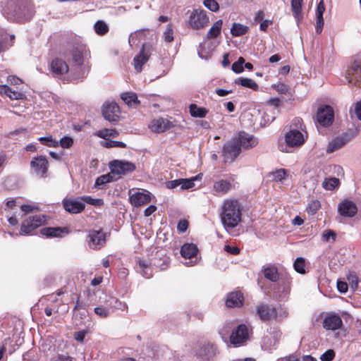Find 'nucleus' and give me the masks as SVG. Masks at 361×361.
Returning a JSON list of instances; mask_svg holds the SVG:
<instances>
[{
	"mask_svg": "<svg viewBox=\"0 0 361 361\" xmlns=\"http://www.w3.org/2000/svg\"><path fill=\"white\" fill-rule=\"evenodd\" d=\"M221 220L226 230L236 227L241 221V206L236 200L227 199L221 207Z\"/></svg>",
	"mask_w": 361,
	"mask_h": 361,
	"instance_id": "obj_1",
	"label": "nucleus"
},
{
	"mask_svg": "<svg viewBox=\"0 0 361 361\" xmlns=\"http://www.w3.org/2000/svg\"><path fill=\"white\" fill-rule=\"evenodd\" d=\"M90 51L87 47L80 41L75 42L73 47L72 58L73 63L80 67H82L78 78L86 77L90 69Z\"/></svg>",
	"mask_w": 361,
	"mask_h": 361,
	"instance_id": "obj_2",
	"label": "nucleus"
},
{
	"mask_svg": "<svg viewBox=\"0 0 361 361\" xmlns=\"http://www.w3.org/2000/svg\"><path fill=\"white\" fill-rule=\"evenodd\" d=\"M109 169L116 180L133 173L136 169L134 163L126 160L114 159L109 164Z\"/></svg>",
	"mask_w": 361,
	"mask_h": 361,
	"instance_id": "obj_3",
	"label": "nucleus"
},
{
	"mask_svg": "<svg viewBox=\"0 0 361 361\" xmlns=\"http://www.w3.org/2000/svg\"><path fill=\"white\" fill-rule=\"evenodd\" d=\"M209 23V18L203 9H193L189 14L188 26L193 30H201Z\"/></svg>",
	"mask_w": 361,
	"mask_h": 361,
	"instance_id": "obj_4",
	"label": "nucleus"
},
{
	"mask_svg": "<svg viewBox=\"0 0 361 361\" xmlns=\"http://www.w3.org/2000/svg\"><path fill=\"white\" fill-rule=\"evenodd\" d=\"M47 221V216L42 214H36L29 216L22 224L20 235L30 234L35 229L42 226Z\"/></svg>",
	"mask_w": 361,
	"mask_h": 361,
	"instance_id": "obj_5",
	"label": "nucleus"
},
{
	"mask_svg": "<svg viewBox=\"0 0 361 361\" xmlns=\"http://www.w3.org/2000/svg\"><path fill=\"white\" fill-rule=\"evenodd\" d=\"M200 179V175H197L190 178H178L173 180L167 181L166 186L169 189H177L179 191L188 190L195 186V181Z\"/></svg>",
	"mask_w": 361,
	"mask_h": 361,
	"instance_id": "obj_6",
	"label": "nucleus"
},
{
	"mask_svg": "<svg viewBox=\"0 0 361 361\" xmlns=\"http://www.w3.org/2000/svg\"><path fill=\"white\" fill-rule=\"evenodd\" d=\"M249 338V329L245 324H240L233 331L230 341L234 345H239L245 343Z\"/></svg>",
	"mask_w": 361,
	"mask_h": 361,
	"instance_id": "obj_7",
	"label": "nucleus"
},
{
	"mask_svg": "<svg viewBox=\"0 0 361 361\" xmlns=\"http://www.w3.org/2000/svg\"><path fill=\"white\" fill-rule=\"evenodd\" d=\"M173 123L161 117L152 120L149 124V130L153 133H161L173 128Z\"/></svg>",
	"mask_w": 361,
	"mask_h": 361,
	"instance_id": "obj_8",
	"label": "nucleus"
},
{
	"mask_svg": "<svg viewBox=\"0 0 361 361\" xmlns=\"http://www.w3.org/2000/svg\"><path fill=\"white\" fill-rule=\"evenodd\" d=\"M87 237L88 245L91 249H99L106 243V235L102 231H91Z\"/></svg>",
	"mask_w": 361,
	"mask_h": 361,
	"instance_id": "obj_9",
	"label": "nucleus"
},
{
	"mask_svg": "<svg viewBox=\"0 0 361 361\" xmlns=\"http://www.w3.org/2000/svg\"><path fill=\"white\" fill-rule=\"evenodd\" d=\"M303 134L298 130H291L285 135V142L288 147H298L305 142Z\"/></svg>",
	"mask_w": 361,
	"mask_h": 361,
	"instance_id": "obj_10",
	"label": "nucleus"
},
{
	"mask_svg": "<svg viewBox=\"0 0 361 361\" xmlns=\"http://www.w3.org/2000/svg\"><path fill=\"white\" fill-rule=\"evenodd\" d=\"M346 78L350 83L355 85L361 82V57L355 59L351 68L347 71Z\"/></svg>",
	"mask_w": 361,
	"mask_h": 361,
	"instance_id": "obj_11",
	"label": "nucleus"
},
{
	"mask_svg": "<svg viewBox=\"0 0 361 361\" xmlns=\"http://www.w3.org/2000/svg\"><path fill=\"white\" fill-rule=\"evenodd\" d=\"M334 120L333 109L329 106L319 108L317 113V121L323 126L330 125Z\"/></svg>",
	"mask_w": 361,
	"mask_h": 361,
	"instance_id": "obj_12",
	"label": "nucleus"
},
{
	"mask_svg": "<svg viewBox=\"0 0 361 361\" xmlns=\"http://www.w3.org/2000/svg\"><path fill=\"white\" fill-rule=\"evenodd\" d=\"M240 152V147L235 140L224 146L223 156L225 161H233Z\"/></svg>",
	"mask_w": 361,
	"mask_h": 361,
	"instance_id": "obj_13",
	"label": "nucleus"
},
{
	"mask_svg": "<svg viewBox=\"0 0 361 361\" xmlns=\"http://www.w3.org/2000/svg\"><path fill=\"white\" fill-rule=\"evenodd\" d=\"M119 106L116 102H106L102 106V114L104 118L110 122L117 121Z\"/></svg>",
	"mask_w": 361,
	"mask_h": 361,
	"instance_id": "obj_14",
	"label": "nucleus"
},
{
	"mask_svg": "<svg viewBox=\"0 0 361 361\" xmlns=\"http://www.w3.org/2000/svg\"><path fill=\"white\" fill-rule=\"evenodd\" d=\"M257 315L261 320L269 321L277 317L276 309L268 305L261 304L257 307Z\"/></svg>",
	"mask_w": 361,
	"mask_h": 361,
	"instance_id": "obj_15",
	"label": "nucleus"
},
{
	"mask_svg": "<svg viewBox=\"0 0 361 361\" xmlns=\"http://www.w3.org/2000/svg\"><path fill=\"white\" fill-rule=\"evenodd\" d=\"M291 281L289 279H282L274 289V295L281 300H286L290 293Z\"/></svg>",
	"mask_w": 361,
	"mask_h": 361,
	"instance_id": "obj_16",
	"label": "nucleus"
},
{
	"mask_svg": "<svg viewBox=\"0 0 361 361\" xmlns=\"http://www.w3.org/2000/svg\"><path fill=\"white\" fill-rule=\"evenodd\" d=\"M216 354V349L214 345L207 343L201 345L196 351V355L203 361L212 360Z\"/></svg>",
	"mask_w": 361,
	"mask_h": 361,
	"instance_id": "obj_17",
	"label": "nucleus"
},
{
	"mask_svg": "<svg viewBox=\"0 0 361 361\" xmlns=\"http://www.w3.org/2000/svg\"><path fill=\"white\" fill-rule=\"evenodd\" d=\"M30 166L35 173L43 177L48 169V161L45 157L39 156L32 160Z\"/></svg>",
	"mask_w": 361,
	"mask_h": 361,
	"instance_id": "obj_18",
	"label": "nucleus"
},
{
	"mask_svg": "<svg viewBox=\"0 0 361 361\" xmlns=\"http://www.w3.org/2000/svg\"><path fill=\"white\" fill-rule=\"evenodd\" d=\"M281 333L280 331H273L263 337L262 341V348L264 350H269L275 348L281 338Z\"/></svg>",
	"mask_w": 361,
	"mask_h": 361,
	"instance_id": "obj_19",
	"label": "nucleus"
},
{
	"mask_svg": "<svg viewBox=\"0 0 361 361\" xmlns=\"http://www.w3.org/2000/svg\"><path fill=\"white\" fill-rule=\"evenodd\" d=\"M235 141L238 143L240 147L245 149L252 148L258 143L257 138L243 131L238 133V137Z\"/></svg>",
	"mask_w": 361,
	"mask_h": 361,
	"instance_id": "obj_20",
	"label": "nucleus"
},
{
	"mask_svg": "<svg viewBox=\"0 0 361 361\" xmlns=\"http://www.w3.org/2000/svg\"><path fill=\"white\" fill-rule=\"evenodd\" d=\"M338 211L343 216L353 217L356 214L357 209L353 202L345 200L338 204Z\"/></svg>",
	"mask_w": 361,
	"mask_h": 361,
	"instance_id": "obj_21",
	"label": "nucleus"
},
{
	"mask_svg": "<svg viewBox=\"0 0 361 361\" xmlns=\"http://www.w3.org/2000/svg\"><path fill=\"white\" fill-rule=\"evenodd\" d=\"M198 252L197 247L193 243H185L180 249V255L185 259H190V262H186L187 266H192V259H196V255Z\"/></svg>",
	"mask_w": 361,
	"mask_h": 361,
	"instance_id": "obj_22",
	"label": "nucleus"
},
{
	"mask_svg": "<svg viewBox=\"0 0 361 361\" xmlns=\"http://www.w3.org/2000/svg\"><path fill=\"white\" fill-rule=\"evenodd\" d=\"M343 322L341 318L336 314H329L324 319L323 326L327 330H336L341 327Z\"/></svg>",
	"mask_w": 361,
	"mask_h": 361,
	"instance_id": "obj_23",
	"label": "nucleus"
},
{
	"mask_svg": "<svg viewBox=\"0 0 361 361\" xmlns=\"http://www.w3.org/2000/svg\"><path fill=\"white\" fill-rule=\"evenodd\" d=\"M348 137V134H345L343 136L336 137L331 142H330L326 148V152L328 154L332 153L336 150L340 149L343 147H344L353 137Z\"/></svg>",
	"mask_w": 361,
	"mask_h": 361,
	"instance_id": "obj_24",
	"label": "nucleus"
},
{
	"mask_svg": "<svg viewBox=\"0 0 361 361\" xmlns=\"http://www.w3.org/2000/svg\"><path fill=\"white\" fill-rule=\"evenodd\" d=\"M149 192H137L130 196V201L134 207H140L150 202Z\"/></svg>",
	"mask_w": 361,
	"mask_h": 361,
	"instance_id": "obj_25",
	"label": "nucleus"
},
{
	"mask_svg": "<svg viewBox=\"0 0 361 361\" xmlns=\"http://www.w3.org/2000/svg\"><path fill=\"white\" fill-rule=\"evenodd\" d=\"M149 51L147 50L145 47L143 45L140 53L133 59L135 69L137 72L140 73L142 71V66L149 60Z\"/></svg>",
	"mask_w": 361,
	"mask_h": 361,
	"instance_id": "obj_26",
	"label": "nucleus"
},
{
	"mask_svg": "<svg viewBox=\"0 0 361 361\" xmlns=\"http://www.w3.org/2000/svg\"><path fill=\"white\" fill-rule=\"evenodd\" d=\"M65 209L73 214L81 212L85 209V204L79 200H68L63 202Z\"/></svg>",
	"mask_w": 361,
	"mask_h": 361,
	"instance_id": "obj_27",
	"label": "nucleus"
},
{
	"mask_svg": "<svg viewBox=\"0 0 361 361\" xmlns=\"http://www.w3.org/2000/svg\"><path fill=\"white\" fill-rule=\"evenodd\" d=\"M232 189V184L227 180H219L214 182L213 190L219 195L228 192Z\"/></svg>",
	"mask_w": 361,
	"mask_h": 361,
	"instance_id": "obj_28",
	"label": "nucleus"
},
{
	"mask_svg": "<svg viewBox=\"0 0 361 361\" xmlns=\"http://www.w3.org/2000/svg\"><path fill=\"white\" fill-rule=\"evenodd\" d=\"M243 302V294L239 292H232L228 295L226 305L228 307H240Z\"/></svg>",
	"mask_w": 361,
	"mask_h": 361,
	"instance_id": "obj_29",
	"label": "nucleus"
},
{
	"mask_svg": "<svg viewBox=\"0 0 361 361\" xmlns=\"http://www.w3.org/2000/svg\"><path fill=\"white\" fill-rule=\"evenodd\" d=\"M52 72L56 75H63L68 71V66L67 63L59 59H55L51 63Z\"/></svg>",
	"mask_w": 361,
	"mask_h": 361,
	"instance_id": "obj_30",
	"label": "nucleus"
},
{
	"mask_svg": "<svg viewBox=\"0 0 361 361\" xmlns=\"http://www.w3.org/2000/svg\"><path fill=\"white\" fill-rule=\"evenodd\" d=\"M262 273L264 278L271 282H276L279 280L278 269L274 265L264 266Z\"/></svg>",
	"mask_w": 361,
	"mask_h": 361,
	"instance_id": "obj_31",
	"label": "nucleus"
},
{
	"mask_svg": "<svg viewBox=\"0 0 361 361\" xmlns=\"http://www.w3.org/2000/svg\"><path fill=\"white\" fill-rule=\"evenodd\" d=\"M137 268L143 277L149 279L152 276V269L147 261L139 259L137 260Z\"/></svg>",
	"mask_w": 361,
	"mask_h": 361,
	"instance_id": "obj_32",
	"label": "nucleus"
},
{
	"mask_svg": "<svg viewBox=\"0 0 361 361\" xmlns=\"http://www.w3.org/2000/svg\"><path fill=\"white\" fill-rule=\"evenodd\" d=\"M0 94H5L11 99H20L23 97L22 92L13 90L7 85H0Z\"/></svg>",
	"mask_w": 361,
	"mask_h": 361,
	"instance_id": "obj_33",
	"label": "nucleus"
},
{
	"mask_svg": "<svg viewBox=\"0 0 361 361\" xmlns=\"http://www.w3.org/2000/svg\"><path fill=\"white\" fill-rule=\"evenodd\" d=\"M222 25V20H218L216 21L207 32L206 35L207 39H211L217 37L221 33Z\"/></svg>",
	"mask_w": 361,
	"mask_h": 361,
	"instance_id": "obj_34",
	"label": "nucleus"
},
{
	"mask_svg": "<svg viewBox=\"0 0 361 361\" xmlns=\"http://www.w3.org/2000/svg\"><path fill=\"white\" fill-rule=\"evenodd\" d=\"M34 13L30 6H24L20 8V13L18 14L17 19L20 23L30 20L33 16Z\"/></svg>",
	"mask_w": 361,
	"mask_h": 361,
	"instance_id": "obj_35",
	"label": "nucleus"
},
{
	"mask_svg": "<svg viewBox=\"0 0 361 361\" xmlns=\"http://www.w3.org/2000/svg\"><path fill=\"white\" fill-rule=\"evenodd\" d=\"M66 230V228H61L60 227L56 228H43L41 229L40 232L42 235H45L47 237H61V233Z\"/></svg>",
	"mask_w": 361,
	"mask_h": 361,
	"instance_id": "obj_36",
	"label": "nucleus"
},
{
	"mask_svg": "<svg viewBox=\"0 0 361 361\" xmlns=\"http://www.w3.org/2000/svg\"><path fill=\"white\" fill-rule=\"evenodd\" d=\"M249 30L247 25L238 23H234L231 27V33L234 37H240L245 35Z\"/></svg>",
	"mask_w": 361,
	"mask_h": 361,
	"instance_id": "obj_37",
	"label": "nucleus"
},
{
	"mask_svg": "<svg viewBox=\"0 0 361 361\" xmlns=\"http://www.w3.org/2000/svg\"><path fill=\"white\" fill-rule=\"evenodd\" d=\"M235 83L253 90H257L259 87L258 85L253 80L250 78H238L235 79Z\"/></svg>",
	"mask_w": 361,
	"mask_h": 361,
	"instance_id": "obj_38",
	"label": "nucleus"
},
{
	"mask_svg": "<svg viewBox=\"0 0 361 361\" xmlns=\"http://www.w3.org/2000/svg\"><path fill=\"white\" fill-rule=\"evenodd\" d=\"M121 97L128 106L137 105L140 104L137 96L134 92L123 93Z\"/></svg>",
	"mask_w": 361,
	"mask_h": 361,
	"instance_id": "obj_39",
	"label": "nucleus"
},
{
	"mask_svg": "<svg viewBox=\"0 0 361 361\" xmlns=\"http://www.w3.org/2000/svg\"><path fill=\"white\" fill-rule=\"evenodd\" d=\"M113 180H116V179L110 171L109 173L99 176L95 180L94 187L99 188Z\"/></svg>",
	"mask_w": 361,
	"mask_h": 361,
	"instance_id": "obj_40",
	"label": "nucleus"
},
{
	"mask_svg": "<svg viewBox=\"0 0 361 361\" xmlns=\"http://www.w3.org/2000/svg\"><path fill=\"white\" fill-rule=\"evenodd\" d=\"M190 113L192 117L204 118L206 116L208 111L204 108L198 107L196 104L190 105Z\"/></svg>",
	"mask_w": 361,
	"mask_h": 361,
	"instance_id": "obj_41",
	"label": "nucleus"
},
{
	"mask_svg": "<svg viewBox=\"0 0 361 361\" xmlns=\"http://www.w3.org/2000/svg\"><path fill=\"white\" fill-rule=\"evenodd\" d=\"M340 184L338 178L335 177L326 178L323 183L322 186L326 190H333L335 188L338 187Z\"/></svg>",
	"mask_w": 361,
	"mask_h": 361,
	"instance_id": "obj_42",
	"label": "nucleus"
},
{
	"mask_svg": "<svg viewBox=\"0 0 361 361\" xmlns=\"http://www.w3.org/2000/svg\"><path fill=\"white\" fill-rule=\"evenodd\" d=\"M96 135L107 140L110 137H116L118 135V133L115 129L104 128L98 130L96 133Z\"/></svg>",
	"mask_w": 361,
	"mask_h": 361,
	"instance_id": "obj_43",
	"label": "nucleus"
},
{
	"mask_svg": "<svg viewBox=\"0 0 361 361\" xmlns=\"http://www.w3.org/2000/svg\"><path fill=\"white\" fill-rule=\"evenodd\" d=\"M94 313L99 315L100 317L105 318L109 317L112 312H114V308L110 306L103 307L98 306L96 307L94 310Z\"/></svg>",
	"mask_w": 361,
	"mask_h": 361,
	"instance_id": "obj_44",
	"label": "nucleus"
},
{
	"mask_svg": "<svg viewBox=\"0 0 361 361\" xmlns=\"http://www.w3.org/2000/svg\"><path fill=\"white\" fill-rule=\"evenodd\" d=\"M302 0H291V8L294 17L298 20L302 11Z\"/></svg>",
	"mask_w": 361,
	"mask_h": 361,
	"instance_id": "obj_45",
	"label": "nucleus"
},
{
	"mask_svg": "<svg viewBox=\"0 0 361 361\" xmlns=\"http://www.w3.org/2000/svg\"><path fill=\"white\" fill-rule=\"evenodd\" d=\"M336 233L333 230H325L322 235V240L325 243H334L336 239Z\"/></svg>",
	"mask_w": 361,
	"mask_h": 361,
	"instance_id": "obj_46",
	"label": "nucleus"
},
{
	"mask_svg": "<svg viewBox=\"0 0 361 361\" xmlns=\"http://www.w3.org/2000/svg\"><path fill=\"white\" fill-rule=\"evenodd\" d=\"M94 31L99 35H103L106 34L108 30V26L103 20H98L94 25Z\"/></svg>",
	"mask_w": 361,
	"mask_h": 361,
	"instance_id": "obj_47",
	"label": "nucleus"
},
{
	"mask_svg": "<svg viewBox=\"0 0 361 361\" xmlns=\"http://www.w3.org/2000/svg\"><path fill=\"white\" fill-rule=\"evenodd\" d=\"M295 270L300 274L305 273V259L302 257H298L295 259L293 264Z\"/></svg>",
	"mask_w": 361,
	"mask_h": 361,
	"instance_id": "obj_48",
	"label": "nucleus"
},
{
	"mask_svg": "<svg viewBox=\"0 0 361 361\" xmlns=\"http://www.w3.org/2000/svg\"><path fill=\"white\" fill-rule=\"evenodd\" d=\"M39 140L44 145L48 146V147H58L59 146V141L54 140L51 136L49 137H41L39 138Z\"/></svg>",
	"mask_w": 361,
	"mask_h": 361,
	"instance_id": "obj_49",
	"label": "nucleus"
},
{
	"mask_svg": "<svg viewBox=\"0 0 361 361\" xmlns=\"http://www.w3.org/2000/svg\"><path fill=\"white\" fill-rule=\"evenodd\" d=\"M274 89L280 94H290V89L288 85L279 82L274 85Z\"/></svg>",
	"mask_w": 361,
	"mask_h": 361,
	"instance_id": "obj_50",
	"label": "nucleus"
},
{
	"mask_svg": "<svg viewBox=\"0 0 361 361\" xmlns=\"http://www.w3.org/2000/svg\"><path fill=\"white\" fill-rule=\"evenodd\" d=\"M204 6L213 12L219 9V4L215 0H204Z\"/></svg>",
	"mask_w": 361,
	"mask_h": 361,
	"instance_id": "obj_51",
	"label": "nucleus"
},
{
	"mask_svg": "<svg viewBox=\"0 0 361 361\" xmlns=\"http://www.w3.org/2000/svg\"><path fill=\"white\" fill-rule=\"evenodd\" d=\"M320 208V203L319 201L315 200L312 201L311 203L309 204L308 207H307V211L309 214L314 215L316 214V212L318 211V209Z\"/></svg>",
	"mask_w": 361,
	"mask_h": 361,
	"instance_id": "obj_52",
	"label": "nucleus"
},
{
	"mask_svg": "<svg viewBox=\"0 0 361 361\" xmlns=\"http://www.w3.org/2000/svg\"><path fill=\"white\" fill-rule=\"evenodd\" d=\"M274 179L276 181H281L286 178V171L281 169L273 173Z\"/></svg>",
	"mask_w": 361,
	"mask_h": 361,
	"instance_id": "obj_53",
	"label": "nucleus"
},
{
	"mask_svg": "<svg viewBox=\"0 0 361 361\" xmlns=\"http://www.w3.org/2000/svg\"><path fill=\"white\" fill-rule=\"evenodd\" d=\"M73 144V140L71 137L65 136L62 137L59 142L60 145L63 148H70Z\"/></svg>",
	"mask_w": 361,
	"mask_h": 361,
	"instance_id": "obj_54",
	"label": "nucleus"
},
{
	"mask_svg": "<svg viewBox=\"0 0 361 361\" xmlns=\"http://www.w3.org/2000/svg\"><path fill=\"white\" fill-rule=\"evenodd\" d=\"M104 146H105L106 147H121V148H124L126 147V145L123 142H119V141H112V140H109V141H106L104 145Z\"/></svg>",
	"mask_w": 361,
	"mask_h": 361,
	"instance_id": "obj_55",
	"label": "nucleus"
},
{
	"mask_svg": "<svg viewBox=\"0 0 361 361\" xmlns=\"http://www.w3.org/2000/svg\"><path fill=\"white\" fill-rule=\"evenodd\" d=\"M164 39L166 42H171L173 40V31L171 25H169L164 32Z\"/></svg>",
	"mask_w": 361,
	"mask_h": 361,
	"instance_id": "obj_56",
	"label": "nucleus"
},
{
	"mask_svg": "<svg viewBox=\"0 0 361 361\" xmlns=\"http://www.w3.org/2000/svg\"><path fill=\"white\" fill-rule=\"evenodd\" d=\"M335 353L333 350H328L324 353L320 359L322 361H331L334 358Z\"/></svg>",
	"mask_w": 361,
	"mask_h": 361,
	"instance_id": "obj_57",
	"label": "nucleus"
},
{
	"mask_svg": "<svg viewBox=\"0 0 361 361\" xmlns=\"http://www.w3.org/2000/svg\"><path fill=\"white\" fill-rule=\"evenodd\" d=\"M82 200L91 205H99L102 201L101 199H93L90 196H84Z\"/></svg>",
	"mask_w": 361,
	"mask_h": 361,
	"instance_id": "obj_58",
	"label": "nucleus"
},
{
	"mask_svg": "<svg viewBox=\"0 0 361 361\" xmlns=\"http://www.w3.org/2000/svg\"><path fill=\"white\" fill-rule=\"evenodd\" d=\"M325 11V7L324 4V0H320L319 4H317L316 9V16L317 18H323V14Z\"/></svg>",
	"mask_w": 361,
	"mask_h": 361,
	"instance_id": "obj_59",
	"label": "nucleus"
},
{
	"mask_svg": "<svg viewBox=\"0 0 361 361\" xmlns=\"http://www.w3.org/2000/svg\"><path fill=\"white\" fill-rule=\"evenodd\" d=\"M188 227V222L186 220H180L177 225V229L180 233H184Z\"/></svg>",
	"mask_w": 361,
	"mask_h": 361,
	"instance_id": "obj_60",
	"label": "nucleus"
},
{
	"mask_svg": "<svg viewBox=\"0 0 361 361\" xmlns=\"http://www.w3.org/2000/svg\"><path fill=\"white\" fill-rule=\"evenodd\" d=\"M87 334V331L85 330L79 331L74 333V338L79 342H82Z\"/></svg>",
	"mask_w": 361,
	"mask_h": 361,
	"instance_id": "obj_61",
	"label": "nucleus"
},
{
	"mask_svg": "<svg viewBox=\"0 0 361 361\" xmlns=\"http://www.w3.org/2000/svg\"><path fill=\"white\" fill-rule=\"evenodd\" d=\"M348 284L346 282L338 281L337 282V288L341 293H345L348 291Z\"/></svg>",
	"mask_w": 361,
	"mask_h": 361,
	"instance_id": "obj_62",
	"label": "nucleus"
},
{
	"mask_svg": "<svg viewBox=\"0 0 361 361\" xmlns=\"http://www.w3.org/2000/svg\"><path fill=\"white\" fill-rule=\"evenodd\" d=\"M324 26V19L323 18H317V24H316V32L317 34H320L322 31V28Z\"/></svg>",
	"mask_w": 361,
	"mask_h": 361,
	"instance_id": "obj_63",
	"label": "nucleus"
},
{
	"mask_svg": "<svg viewBox=\"0 0 361 361\" xmlns=\"http://www.w3.org/2000/svg\"><path fill=\"white\" fill-rule=\"evenodd\" d=\"M355 113L357 118L361 121V102H357L355 105Z\"/></svg>",
	"mask_w": 361,
	"mask_h": 361,
	"instance_id": "obj_64",
	"label": "nucleus"
}]
</instances>
